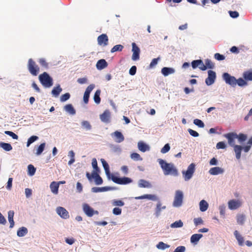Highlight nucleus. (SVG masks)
<instances>
[{
    "instance_id": "obj_17",
    "label": "nucleus",
    "mask_w": 252,
    "mask_h": 252,
    "mask_svg": "<svg viewBox=\"0 0 252 252\" xmlns=\"http://www.w3.org/2000/svg\"><path fill=\"white\" fill-rule=\"evenodd\" d=\"M57 214L63 219H67L69 218V215L67 211L62 207H58L57 208Z\"/></svg>"
},
{
    "instance_id": "obj_4",
    "label": "nucleus",
    "mask_w": 252,
    "mask_h": 252,
    "mask_svg": "<svg viewBox=\"0 0 252 252\" xmlns=\"http://www.w3.org/2000/svg\"><path fill=\"white\" fill-rule=\"evenodd\" d=\"M183 193L180 190L175 192L174 199L173 202V206L175 207H180L183 203Z\"/></svg>"
},
{
    "instance_id": "obj_42",
    "label": "nucleus",
    "mask_w": 252,
    "mask_h": 252,
    "mask_svg": "<svg viewBox=\"0 0 252 252\" xmlns=\"http://www.w3.org/2000/svg\"><path fill=\"white\" fill-rule=\"evenodd\" d=\"M113 206H123L125 203L121 200L114 199L112 202Z\"/></svg>"
},
{
    "instance_id": "obj_8",
    "label": "nucleus",
    "mask_w": 252,
    "mask_h": 252,
    "mask_svg": "<svg viewBox=\"0 0 252 252\" xmlns=\"http://www.w3.org/2000/svg\"><path fill=\"white\" fill-rule=\"evenodd\" d=\"M222 77L226 83L233 87L236 85L237 79L234 76H231L228 73H224Z\"/></svg>"
},
{
    "instance_id": "obj_48",
    "label": "nucleus",
    "mask_w": 252,
    "mask_h": 252,
    "mask_svg": "<svg viewBox=\"0 0 252 252\" xmlns=\"http://www.w3.org/2000/svg\"><path fill=\"white\" fill-rule=\"evenodd\" d=\"M205 66L207 68L213 69L214 67V63L209 59H206L205 61Z\"/></svg>"
},
{
    "instance_id": "obj_47",
    "label": "nucleus",
    "mask_w": 252,
    "mask_h": 252,
    "mask_svg": "<svg viewBox=\"0 0 252 252\" xmlns=\"http://www.w3.org/2000/svg\"><path fill=\"white\" fill-rule=\"evenodd\" d=\"M82 126L85 128L87 130H90L92 128V126L90 123L87 121H83L81 123Z\"/></svg>"
},
{
    "instance_id": "obj_27",
    "label": "nucleus",
    "mask_w": 252,
    "mask_h": 252,
    "mask_svg": "<svg viewBox=\"0 0 252 252\" xmlns=\"http://www.w3.org/2000/svg\"><path fill=\"white\" fill-rule=\"evenodd\" d=\"M50 187L53 193L57 194L58 193L59 183H57L56 182H53L51 183Z\"/></svg>"
},
{
    "instance_id": "obj_23",
    "label": "nucleus",
    "mask_w": 252,
    "mask_h": 252,
    "mask_svg": "<svg viewBox=\"0 0 252 252\" xmlns=\"http://www.w3.org/2000/svg\"><path fill=\"white\" fill-rule=\"evenodd\" d=\"M234 150L236 154V158L237 159H239L241 156V151L243 149V147L240 145H236L233 146Z\"/></svg>"
},
{
    "instance_id": "obj_45",
    "label": "nucleus",
    "mask_w": 252,
    "mask_h": 252,
    "mask_svg": "<svg viewBox=\"0 0 252 252\" xmlns=\"http://www.w3.org/2000/svg\"><path fill=\"white\" fill-rule=\"evenodd\" d=\"M169 245L166 244L162 242H159L157 245V248L160 250H164L166 248H169Z\"/></svg>"
},
{
    "instance_id": "obj_44",
    "label": "nucleus",
    "mask_w": 252,
    "mask_h": 252,
    "mask_svg": "<svg viewBox=\"0 0 252 252\" xmlns=\"http://www.w3.org/2000/svg\"><path fill=\"white\" fill-rule=\"evenodd\" d=\"M243 77L245 80L252 81V72L246 71L244 73Z\"/></svg>"
},
{
    "instance_id": "obj_49",
    "label": "nucleus",
    "mask_w": 252,
    "mask_h": 252,
    "mask_svg": "<svg viewBox=\"0 0 252 252\" xmlns=\"http://www.w3.org/2000/svg\"><path fill=\"white\" fill-rule=\"evenodd\" d=\"M130 158L134 160H142V158H141L139 154L136 153H133L131 154Z\"/></svg>"
},
{
    "instance_id": "obj_12",
    "label": "nucleus",
    "mask_w": 252,
    "mask_h": 252,
    "mask_svg": "<svg viewBox=\"0 0 252 252\" xmlns=\"http://www.w3.org/2000/svg\"><path fill=\"white\" fill-rule=\"evenodd\" d=\"M97 40L100 46H105L108 44V37L106 34L103 33L98 36Z\"/></svg>"
},
{
    "instance_id": "obj_38",
    "label": "nucleus",
    "mask_w": 252,
    "mask_h": 252,
    "mask_svg": "<svg viewBox=\"0 0 252 252\" xmlns=\"http://www.w3.org/2000/svg\"><path fill=\"white\" fill-rule=\"evenodd\" d=\"M166 208L165 206H163L161 207V203L160 202H158L157 204V207L156 208V215L157 217H158L161 212V209H165Z\"/></svg>"
},
{
    "instance_id": "obj_24",
    "label": "nucleus",
    "mask_w": 252,
    "mask_h": 252,
    "mask_svg": "<svg viewBox=\"0 0 252 252\" xmlns=\"http://www.w3.org/2000/svg\"><path fill=\"white\" fill-rule=\"evenodd\" d=\"M135 199H149L152 200H156L157 198L156 195L152 194H144L142 196H139L135 197Z\"/></svg>"
},
{
    "instance_id": "obj_7",
    "label": "nucleus",
    "mask_w": 252,
    "mask_h": 252,
    "mask_svg": "<svg viewBox=\"0 0 252 252\" xmlns=\"http://www.w3.org/2000/svg\"><path fill=\"white\" fill-rule=\"evenodd\" d=\"M195 165L192 163L188 167L186 171H183V174L186 181L189 180L192 176L195 171Z\"/></svg>"
},
{
    "instance_id": "obj_25",
    "label": "nucleus",
    "mask_w": 252,
    "mask_h": 252,
    "mask_svg": "<svg viewBox=\"0 0 252 252\" xmlns=\"http://www.w3.org/2000/svg\"><path fill=\"white\" fill-rule=\"evenodd\" d=\"M111 188L109 187H94L92 189V191L93 192H104L109 190Z\"/></svg>"
},
{
    "instance_id": "obj_34",
    "label": "nucleus",
    "mask_w": 252,
    "mask_h": 252,
    "mask_svg": "<svg viewBox=\"0 0 252 252\" xmlns=\"http://www.w3.org/2000/svg\"><path fill=\"white\" fill-rule=\"evenodd\" d=\"M101 161L102 162L103 167L105 170L106 174L109 177L110 175V170H109V166L108 164L107 163V162L104 159H101Z\"/></svg>"
},
{
    "instance_id": "obj_15",
    "label": "nucleus",
    "mask_w": 252,
    "mask_h": 252,
    "mask_svg": "<svg viewBox=\"0 0 252 252\" xmlns=\"http://www.w3.org/2000/svg\"><path fill=\"white\" fill-rule=\"evenodd\" d=\"M94 88V85L91 84L86 88L83 96V100L85 103L87 104L88 103L90 94Z\"/></svg>"
},
{
    "instance_id": "obj_51",
    "label": "nucleus",
    "mask_w": 252,
    "mask_h": 252,
    "mask_svg": "<svg viewBox=\"0 0 252 252\" xmlns=\"http://www.w3.org/2000/svg\"><path fill=\"white\" fill-rule=\"evenodd\" d=\"M38 137L37 136L33 135L30 137L28 140L27 146L29 147L32 143L38 139Z\"/></svg>"
},
{
    "instance_id": "obj_43",
    "label": "nucleus",
    "mask_w": 252,
    "mask_h": 252,
    "mask_svg": "<svg viewBox=\"0 0 252 252\" xmlns=\"http://www.w3.org/2000/svg\"><path fill=\"white\" fill-rule=\"evenodd\" d=\"M124 47L123 45L119 44L114 46L111 50V53H114L117 51H121L123 49Z\"/></svg>"
},
{
    "instance_id": "obj_35",
    "label": "nucleus",
    "mask_w": 252,
    "mask_h": 252,
    "mask_svg": "<svg viewBox=\"0 0 252 252\" xmlns=\"http://www.w3.org/2000/svg\"><path fill=\"white\" fill-rule=\"evenodd\" d=\"M28 233V229L26 227H20L17 231V234L19 237H23Z\"/></svg>"
},
{
    "instance_id": "obj_3",
    "label": "nucleus",
    "mask_w": 252,
    "mask_h": 252,
    "mask_svg": "<svg viewBox=\"0 0 252 252\" xmlns=\"http://www.w3.org/2000/svg\"><path fill=\"white\" fill-rule=\"evenodd\" d=\"M28 68L30 73L33 76H37L39 71V67L32 59L28 60Z\"/></svg>"
},
{
    "instance_id": "obj_21",
    "label": "nucleus",
    "mask_w": 252,
    "mask_h": 252,
    "mask_svg": "<svg viewBox=\"0 0 252 252\" xmlns=\"http://www.w3.org/2000/svg\"><path fill=\"white\" fill-rule=\"evenodd\" d=\"M108 63L104 59H101L98 61L96 66L98 69H102L106 67Z\"/></svg>"
},
{
    "instance_id": "obj_30",
    "label": "nucleus",
    "mask_w": 252,
    "mask_h": 252,
    "mask_svg": "<svg viewBox=\"0 0 252 252\" xmlns=\"http://www.w3.org/2000/svg\"><path fill=\"white\" fill-rule=\"evenodd\" d=\"M64 110L71 115H74L76 113V111L71 104H68L64 106Z\"/></svg>"
},
{
    "instance_id": "obj_40",
    "label": "nucleus",
    "mask_w": 252,
    "mask_h": 252,
    "mask_svg": "<svg viewBox=\"0 0 252 252\" xmlns=\"http://www.w3.org/2000/svg\"><path fill=\"white\" fill-rule=\"evenodd\" d=\"M183 226V222L181 220L176 221L170 225L171 228H179Z\"/></svg>"
},
{
    "instance_id": "obj_26",
    "label": "nucleus",
    "mask_w": 252,
    "mask_h": 252,
    "mask_svg": "<svg viewBox=\"0 0 252 252\" xmlns=\"http://www.w3.org/2000/svg\"><path fill=\"white\" fill-rule=\"evenodd\" d=\"M202 237L203 235L201 234H193L190 237V242L196 244Z\"/></svg>"
},
{
    "instance_id": "obj_10",
    "label": "nucleus",
    "mask_w": 252,
    "mask_h": 252,
    "mask_svg": "<svg viewBox=\"0 0 252 252\" xmlns=\"http://www.w3.org/2000/svg\"><path fill=\"white\" fill-rule=\"evenodd\" d=\"M208 76L205 80L206 84L208 85H211L213 84L216 78V74L215 72L210 70L208 71Z\"/></svg>"
},
{
    "instance_id": "obj_33",
    "label": "nucleus",
    "mask_w": 252,
    "mask_h": 252,
    "mask_svg": "<svg viewBox=\"0 0 252 252\" xmlns=\"http://www.w3.org/2000/svg\"><path fill=\"white\" fill-rule=\"evenodd\" d=\"M246 219V216L244 214H238L236 216L237 222L240 225L244 223Z\"/></svg>"
},
{
    "instance_id": "obj_22",
    "label": "nucleus",
    "mask_w": 252,
    "mask_h": 252,
    "mask_svg": "<svg viewBox=\"0 0 252 252\" xmlns=\"http://www.w3.org/2000/svg\"><path fill=\"white\" fill-rule=\"evenodd\" d=\"M161 73L164 76L174 73L175 70L173 68L164 67L161 69Z\"/></svg>"
},
{
    "instance_id": "obj_64",
    "label": "nucleus",
    "mask_w": 252,
    "mask_h": 252,
    "mask_svg": "<svg viewBox=\"0 0 252 252\" xmlns=\"http://www.w3.org/2000/svg\"><path fill=\"white\" fill-rule=\"evenodd\" d=\"M186 248L184 246H179L176 248L174 252H184L185 251Z\"/></svg>"
},
{
    "instance_id": "obj_2",
    "label": "nucleus",
    "mask_w": 252,
    "mask_h": 252,
    "mask_svg": "<svg viewBox=\"0 0 252 252\" xmlns=\"http://www.w3.org/2000/svg\"><path fill=\"white\" fill-rule=\"evenodd\" d=\"M39 80L42 85L46 88H49L53 84L52 78L46 72L39 75Z\"/></svg>"
},
{
    "instance_id": "obj_18",
    "label": "nucleus",
    "mask_w": 252,
    "mask_h": 252,
    "mask_svg": "<svg viewBox=\"0 0 252 252\" xmlns=\"http://www.w3.org/2000/svg\"><path fill=\"white\" fill-rule=\"evenodd\" d=\"M209 172L211 175H217L220 174H222L224 172V170L220 167H215L211 168L209 170Z\"/></svg>"
},
{
    "instance_id": "obj_58",
    "label": "nucleus",
    "mask_w": 252,
    "mask_h": 252,
    "mask_svg": "<svg viewBox=\"0 0 252 252\" xmlns=\"http://www.w3.org/2000/svg\"><path fill=\"white\" fill-rule=\"evenodd\" d=\"M237 84L241 87L247 85V82L243 79L240 78L237 80Z\"/></svg>"
},
{
    "instance_id": "obj_53",
    "label": "nucleus",
    "mask_w": 252,
    "mask_h": 252,
    "mask_svg": "<svg viewBox=\"0 0 252 252\" xmlns=\"http://www.w3.org/2000/svg\"><path fill=\"white\" fill-rule=\"evenodd\" d=\"M237 138L240 142H243L246 140L247 138V136L245 134L240 133L239 135H237Z\"/></svg>"
},
{
    "instance_id": "obj_9",
    "label": "nucleus",
    "mask_w": 252,
    "mask_h": 252,
    "mask_svg": "<svg viewBox=\"0 0 252 252\" xmlns=\"http://www.w3.org/2000/svg\"><path fill=\"white\" fill-rule=\"evenodd\" d=\"M83 209L86 215L89 217H92L94 214H98L97 211H94L88 204H84L83 205Z\"/></svg>"
},
{
    "instance_id": "obj_60",
    "label": "nucleus",
    "mask_w": 252,
    "mask_h": 252,
    "mask_svg": "<svg viewBox=\"0 0 252 252\" xmlns=\"http://www.w3.org/2000/svg\"><path fill=\"white\" fill-rule=\"evenodd\" d=\"M4 133L9 135L10 136L12 137V138L14 139H18V136L17 134L14 133V132L10 131H5Z\"/></svg>"
},
{
    "instance_id": "obj_5",
    "label": "nucleus",
    "mask_w": 252,
    "mask_h": 252,
    "mask_svg": "<svg viewBox=\"0 0 252 252\" xmlns=\"http://www.w3.org/2000/svg\"><path fill=\"white\" fill-rule=\"evenodd\" d=\"M86 177L90 181H92V179L94 178L96 185H101L103 183L102 179L96 171H93L91 174L87 172Z\"/></svg>"
},
{
    "instance_id": "obj_39",
    "label": "nucleus",
    "mask_w": 252,
    "mask_h": 252,
    "mask_svg": "<svg viewBox=\"0 0 252 252\" xmlns=\"http://www.w3.org/2000/svg\"><path fill=\"white\" fill-rule=\"evenodd\" d=\"M100 93H101L100 90H97L95 92V93L94 94V101L97 104H99L100 102Z\"/></svg>"
},
{
    "instance_id": "obj_1",
    "label": "nucleus",
    "mask_w": 252,
    "mask_h": 252,
    "mask_svg": "<svg viewBox=\"0 0 252 252\" xmlns=\"http://www.w3.org/2000/svg\"><path fill=\"white\" fill-rule=\"evenodd\" d=\"M158 163L161 168L163 171L165 175H171L177 176L178 174V170L172 163H167L162 159H158Z\"/></svg>"
},
{
    "instance_id": "obj_16",
    "label": "nucleus",
    "mask_w": 252,
    "mask_h": 252,
    "mask_svg": "<svg viewBox=\"0 0 252 252\" xmlns=\"http://www.w3.org/2000/svg\"><path fill=\"white\" fill-rule=\"evenodd\" d=\"M111 113L109 110H106L100 115V119L102 122L105 123L110 122Z\"/></svg>"
},
{
    "instance_id": "obj_20",
    "label": "nucleus",
    "mask_w": 252,
    "mask_h": 252,
    "mask_svg": "<svg viewBox=\"0 0 252 252\" xmlns=\"http://www.w3.org/2000/svg\"><path fill=\"white\" fill-rule=\"evenodd\" d=\"M234 235L237 239L239 246H243L244 243V237L239 233L237 230L234 232Z\"/></svg>"
},
{
    "instance_id": "obj_54",
    "label": "nucleus",
    "mask_w": 252,
    "mask_h": 252,
    "mask_svg": "<svg viewBox=\"0 0 252 252\" xmlns=\"http://www.w3.org/2000/svg\"><path fill=\"white\" fill-rule=\"evenodd\" d=\"M45 146V143H43L41 144L38 147V149H37L36 153V155H40L43 151Z\"/></svg>"
},
{
    "instance_id": "obj_13",
    "label": "nucleus",
    "mask_w": 252,
    "mask_h": 252,
    "mask_svg": "<svg viewBox=\"0 0 252 252\" xmlns=\"http://www.w3.org/2000/svg\"><path fill=\"white\" fill-rule=\"evenodd\" d=\"M224 137L228 140V143L231 146H234L235 145V139L237 138V134L234 132H229L224 135Z\"/></svg>"
},
{
    "instance_id": "obj_36",
    "label": "nucleus",
    "mask_w": 252,
    "mask_h": 252,
    "mask_svg": "<svg viewBox=\"0 0 252 252\" xmlns=\"http://www.w3.org/2000/svg\"><path fill=\"white\" fill-rule=\"evenodd\" d=\"M62 91V89L61 88L60 85H58L57 87L53 88L52 91V94L53 95L57 97L59 96Z\"/></svg>"
},
{
    "instance_id": "obj_62",
    "label": "nucleus",
    "mask_w": 252,
    "mask_h": 252,
    "mask_svg": "<svg viewBox=\"0 0 252 252\" xmlns=\"http://www.w3.org/2000/svg\"><path fill=\"white\" fill-rule=\"evenodd\" d=\"M216 148L218 149H223L226 148V145L223 142H219L217 144Z\"/></svg>"
},
{
    "instance_id": "obj_37",
    "label": "nucleus",
    "mask_w": 252,
    "mask_h": 252,
    "mask_svg": "<svg viewBox=\"0 0 252 252\" xmlns=\"http://www.w3.org/2000/svg\"><path fill=\"white\" fill-rule=\"evenodd\" d=\"M0 147L6 151H10L12 149V147L10 144L4 142L0 143Z\"/></svg>"
},
{
    "instance_id": "obj_41",
    "label": "nucleus",
    "mask_w": 252,
    "mask_h": 252,
    "mask_svg": "<svg viewBox=\"0 0 252 252\" xmlns=\"http://www.w3.org/2000/svg\"><path fill=\"white\" fill-rule=\"evenodd\" d=\"M68 156L70 158V159L69 160L68 164V165H71L75 162V153L73 151H70L68 152Z\"/></svg>"
},
{
    "instance_id": "obj_14",
    "label": "nucleus",
    "mask_w": 252,
    "mask_h": 252,
    "mask_svg": "<svg viewBox=\"0 0 252 252\" xmlns=\"http://www.w3.org/2000/svg\"><path fill=\"white\" fill-rule=\"evenodd\" d=\"M132 51L133 52L132 60L137 61L139 59L140 49L135 43H132Z\"/></svg>"
},
{
    "instance_id": "obj_50",
    "label": "nucleus",
    "mask_w": 252,
    "mask_h": 252,
    "mask_svg": "<svg viewBox=\"0 0 252 252\" xmlns=\"http://www.w3.org/2000/svg\"><path fill=\"white\" fill-rule=\"evenodd\" d=\"M28 172H29V175L32 176L34 174L35 171H36V169L33 166V165H32V164L29 165L28 167Z\"/></svg>"
},
{
    "instance_id": "obj_6",
    "label": "nucleus",
    "mask_w": 252,
    "mask_h": 252,
    "mask_svg": "<svg viewBox=\"0 0 252 252\" xmlns=\"http://www.w3.org/2000/svg\"><path fill=\"white\" fill-rule=\"evenodd\" d=\"M111 180L115 183L119 185H126L132 182V180L128 177H118L114 175H111Z\"/></svg>"
},
{
    "instance_id": "obj_61",
    "label": "nucleus",
    "mask_w": 252,
    "mask_h": 252,
    "mask_svg": "<svg viewBox=\"0 0 252 252\" xmlns=\"http://www.w3.org/2000/svg\"><path fill=\"white\" fill-rule=\"evenodd\" d=\"M194 223L196 226L203 223V220L201 218H194L193 220Z\"/></svg>"
},
{
    "instance_id": "obj_32",
    "label": "nucleus",
    "mask_w": 252,
    "mask_h": 252,
    "mask_svg": "<svg viewBox=\"0 0 252 252\" xmlns=\"http://www.w3.org/2000/svg\"><path fill=\"white\" fill-rule=\"evenodd\" d=\"M200 210L201 212L206 211L208 208V203L204 200H202L199 203Z\"/></svg>"
},
{
    "instance_id": "obj_52",
    "label": "nucleus",
    "mask_w": 252,
    "mask_h": 252,
    "mask_svg": "<svg viewBox=\"0 0 252 252\" xmlns=\"http://www.w3.org/2000/svg\"><path fill=\"white\" fill-rule=\"evenodd\" d=\"M202 63L201 60H194L191 62V66L193 69L198 67L199 64Z\"/></svg>"
},
{
    "instance_id": "obj_59",
    "label": "nucleus",
    "mask_w": 252,
    "mask_h": 252,
    "mask_svg": "<svg viewBox=\"0 0 252 252\" xmlns=\"http://www.w3.org/2000/svg\"><path fill=\"white\" fill-rule=\"evenodd\" d=\"M170 149V147L169 144H166L164 147L161 149V153L165 154L168 152Z\"/></svg>"
},
{
    "instance_id": "obj_56",
    "label": "nucleus",
    "mask_w": 252,
    "mask_h": 252,
    "mask_svg": "<svg viewBox=\"0 0 252 252\" xmlns=\"http://www.w3.org/2000/svg\"><path fill=\"white\" fill-rule=\"evenodd\" d=\"M38 62L42 66L45 68H47L48 67V63H47L45 59H39L38 60Z\"/></svg>"
},
{
    "instance_id": "obj_19",
    "label": "nucleus",
    "mask_w": 252,
    "mask_h": 252,
    "mask_svg": "<svg viewBox=\"0 0 252 252\" xmlns=\"http://www.w3.org/2000/svg\"><path fill=\"white\" fill-rule=\"evenodd\" d=\"M112 135H113L115 137V141L117 143L122 142L125 139L124 136L123 135V134L119 131H115L114 133L112 134Z\"/></svg>"
},
{
    "instance_id": "obj_29",
    "label": "nucleus",
    "mask_w": 252,
    "mask_h": 252,
    "mask_svg": "<svg viewBox=\"0 0 252 252\" xmlns=\"http://www.w3.org/2000/svg\"><path fill=\"white\" fill-rule=\"evenodd\" d=\"M138 186L140 188H150L152 187L151 184L149 182L143 179H141L139 180L138 183Z\"/></svg>"
},
{
    "instance_id": "obj_55",
    "label": "nucleus",
    "mask_w": 252,
    "mask_h": 252,
    "mask_svg": "<svg viewBox=\"0 0 252 252\" xmlns=\"http://www.w3.org/2000/svg\"><path fill=\"white\" fill-rule=\"evenodd\" d=\"M70 95L68 93H66L61 95L60 100L62 102H64L70 98Z\"/></svg>"
},
{
    "instance_id": "obj_46",
    "label": "nucleus",
    "mask_w": 252,
    "mask_h": 252,
    "mask_svg": "<svg viewBox=\"0 0 252 252\" xmlns=\"http://www.w3.org/2000/svg\"><path fill=\"white\" fill-rule=\"evenodd\" d=\"M92 166L94 169V170L93 171H96V172H99V169L97 166V162L96 158H94L92 159Z\"/></svg>"
},
{
    "instance_id": "obj_63",
    "label": "nucleus",
    "mask_w": 252,
    "mask_h": 252,
    "mask_svg": "<svg viewBox=\"0 0 252 252\" xmlns=\"http://www.w3.org/2000/svg\"><path fill=\"white\" fill-rule=\"evenodd\" d=\"M215 59L218 61H222L225 59V57L220 53H216L214 55Z\"/></svg>"
},
{
    "instance_id": "obj_31",
    "label": "nucleus",
    "mask_w": 252,
    "mask_h": 252,
    "mask_svg": "<svg viewBox=\"0 0 252 252\" xmlns=\"http://www.w3.org/2000/svg\"><path fill=\"white\" fill-rule=\"evenodd\" d=\"M14 214V213L13 211H9L8 213V218L10 223V228H12L14 225V221L13 220Z\"/></svg>"
},
{
    "instance_id": "obj_28",
    "label": "nucleus",
    "mask_w": 252,
    "mask_h": 252,
    "mask_svg": "<svg viewBox=\"0 0 252 252\" xmlns=\"http://www.w3.org/2000/svg\"><path fill=\"white\" fill-rule=\"evenodd\" d=\"M138 147L139 150L142 152H145L149 150V146L142 141L138 143Z\"/></svg>"
},
{
    "instance_id": "obj_11",
    "label": "nucleus",
    "mask_w": 252,
    "mask_h": 252,
    "mask_svg": "<svg viewBox=\"0 0 252 252\" xmlns=\"http://www.w3.org/2000/svg\"><path fill=\"white\" fill-rule=\"evenodd\" d=\"M242 202L239 200L232 199L228 201V206L230 210H236L241 207Z\"/></svg>"
},
{
    "instance_id": "obj_57",
    "label": "nucleus",
    "mask_w": 252,
    "mask_h": 252,
    "mask_svg": "<svg viewBox=\"0 0 252 252\" xmlns=\"http://www.w3.org/2000/svg\"><path fill=\"white\" fill-rule=\"evenodd\" d=\"M193 123L195 125L199 126V127L202 128L204 126V124L203 122L201 120L198 119H196L194 120Z\"/></svg>"
}]
</instances>
